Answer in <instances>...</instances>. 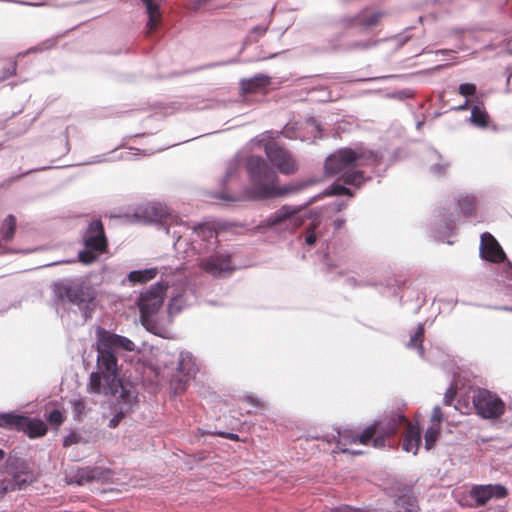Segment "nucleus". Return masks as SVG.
I'll return each mask as SVG.
<instances>
[{
    "mask_svg": "<svg viewBox=\"0 0 512 512\" xmlns=\"http://www.w3.org/2000/svg\"><path fill=\"white\" fill-rule=\"evenodd\" d=\"M172 228L169 223L166 232L176 237L174 248L181 255L179 258L185 259L198 254V266L216 277L226 276L235 269L230 256L217 250V233L211 227L199 224L191 229L180 223L175 225V229Z\"/></svg>",
    "mask_w": 512,
    "mask_h": 512,
    "instance_id": "1",
    "label": "nucleus"
},
{
    "mask_svg": "<svg viewBox=\"0 0 512 512\" xmlns=\"http://www.w3.org/2000/svg\"><path fill=\"white\" fill-rule=\"evenodd\" d=\"M97 371L90 374L89 392H107L123 381L118 374L116 353L136 351V345L128 338L103 329L97 332Z\"/></svg>",
    "mask_w": 512,
    "mask_h": 512,
    "instance_id": "2",
    "label": "nucleus"
},
{
    "mask_svg": "<svg viewBox=\"0 0 512 512\" xmlns=\"http://www.w3.org/2000/svg\"><path fill=\"white\" fill-rule=\"evenodd\" d=\"M377 161V155L372 151L362 148H344L336 151L325 161V173L336 176L346 184L359 187L366 178L360 167L373 164Z\"/></svg>",
    "mask_w": 512,
    "mask_h": 512,
    "instance_id": "3",
    "label": "nucleus"
},
{
    "mask_svg": "<svg viewBox=\"0 0 512 512\" xmlns=\"http://www.w3.org/2000/svg\"><path fill=\"white\" fill-rule=\"evenodd\" d=\"M246 165L250 179V187L247 190V196L251 199L283 197L296 193L304 186L295 184L283 187L279 186L278 176L259 156L249 157Z\"/></svg>",
    "mask_w": 512,
    "mask_h": 512,
    "instance_id": "4",
    "label": "nucleus"
},
{
    "mask_svg": "<svg viewBox=\"0 0 512 512\" xmlns=\"http://www.w3.org/2000/svg\"><path fill=\"white\" fill-rule=\"evenodd\" d=\"M397 424L395 421H375L373 424L366 427L361 434L352 430L345 429L338 432V440L336 448L333 452L350 453L353 455L360 454L361 451L350 448L353 444H368L372 441L375 448H382L385 446V437L395 433Z\"/></svg>",
    "mask_w": 512,
    "mask_h": 512,
    "instance_id": "5",
    "label": "nucleus"
},
{
    "mask_svg": "<svg viewBox=\"0 0 512 512\" xmlns=\"http://www.w3.org/2000/svg\"><path fill=\"white\" fill-rule=\"evenodd\" d=\"M170 280L160 279L139 292L136 306L139 310L141 324L150 332L157 334L158 318L169 290Z\"/></svg>",
    "mask_w": 512,
    "mask_h": 512,
    "instance_id": "6",
    "label": "nucleus"
},
{
    "mask_svg": "<svg viewBox=\"0 0 512 512\" xmlns=\"http://www.w3.org/2000/svg\"><path fill=\"white\" fill-rule=\"evenodd\" d=\"M53 291L59 303L76 305L85 320L91 317L95 308L94 293L91 288L79 282L67 280L54 284Z\"/></svg>",
    "mask_w": 512,
    "mask_h": 512,
    "instance_id": "7",
    "label": "nucleus"
},
{
    "mask_svg": "<svg viewBox=\"0 0 512 512\" xmlns=\"http://www.w3.org/2000/svg\"><path fill=\"white\" fill-rule=\"evenodd\" d=\"M307 213L300 206L283 205L267 219V226L278 232L292 233L302 226Z\"/></svg>",
    "mask_w": 512,
    "mask_h": 512,
    "instance_id": "8",
    "label": "nucleus"
},
{
    "mask_svg": "<svg viewBox=\"0 0 512 512\" xmlns=\"http://www.w3.org/2000/svg\"><path fill=\"white\" fill-rule=\"evenodd\" d=\"M84 249L78 254L79 260L84 264L94 262L106 249V238L102 223L98 220L92 221L83 237Z\"/></svg>",
    "mask_w": 512,
    "mask_h": 512,
    "instance_id": "9",
    "label": "nucleus"
},
{
    "mask_svg": "<svg viewBox=\"0 0 512 512\" xmlns=\"http://www.w3.org/2000/svg\"><path fill=\"white\" fill-rule=\"evenodd\" d=\"M182 272L183 270H180L170 278L171 291L167 304V313L170 318L187 308L193 299V294L188 289V280Z\"/></svg>",
    "mask_w": 512,
    "mask_h": 512,
    "instance_id": "10",
    "label": "nucleus"
},
{
    "mask_svg": "<svg viewBox=\"0 0 512 512\" xmlns=\"http://www.w3.org/2000/svg\"><path fill=\"white\" fill-rule=\"evenodd\" d=\"M98 395H118L119 400L115 406V415L109 420V427L116 428L123 417L131 411L137 399V392L130 382L119 381V386L107 392H93Z\"/></svg>",
    "mask_w": 512,
    "mask_h": 512,
    "instance_id": "11",
    "label": "nucleus"
},
{
    "mask_svg": "<svg viewBox=\"0 0 512 512\" xmlns=\"http://www.w3.org/2000/svg\"><path fill=\"white\" fill-rule=\"evenodd\" d=\"M477 413L483 418H497L504 412V403L496 395L486 389H479L473 396Z\"/></svg>",
    "mask_w": 512,
    "mask_h": 512,
    "instance_id": "12",
    "label": "nucleus"
},
{
    "mask_svg": "<svg viewBox=\"0 0 512 512\" xmlns=\"http://www.w3.org/2000/svg\"><path fill=\"white\" fill-rule=\"evenodd\" d=\"M185 267L183 264L175 265V266H165L162 265L160 267H151L141 270L131 271L127 278L132 284H144L156 278L158 274H160V279L170 280L171 276L175 273H178L180 270H184Z\"/></svg>",
    "mask_w": 512,
    "mask_h": 512,
    "instance_id": "13",
    "label": "nucleus"
},
{
    "mask_svg": "<svg viewBox=\"0 0 512 512\" xmlns=\"http://www.w3.org/2000/svg\"><path fill=\"white\" fill-rule=\"evenodd\" d=\"M265 153L271 164L282 174L294 173L298 166L292 155L276 143L265 145Z\"/></svg>",
    "mask_w": 512,
    "mask_h": 512,
    "instance_id": "14",
    "label": "nucleus"
},
{
    "mask_svg": "<svg viewBox=\"0 0 512 512\" xmlns=\"http://www.w3.org/2000/svg\"><path fill=\"white\" fill-rule=\"evenodd\" d=\"M479 251L481 258L486 261L500 263L506 260V254L501 245L495 237L488 232L481 235Z\"/></svg>",
    "mask_w": 512,
    "mask_h": 512,
    "instance_id": "15",
    "label": "nucleus"
},
{
    "mask_svg": "<svg viewBox=\"0 0 512 512\" xmlns=\"http://www.w3.org/2000/svg\"><path fill=\"white\" fill-rule=\"evenodd\" d=\"M506 495L507 489L500 484L479 485L471 490V496L478 504H485L492 498H504Z\"/></svg>",
    "mask_w": 512,
    "mask_h": 512,
    "instance_id": "16",
    "label": "nucleus"
},
{
    "mask_svg": "<svg viewBox=\"0 0 512 512\" xmlns=\"http://www.w3.org/2000/svg\"><path fill=\"white\" fill-rule=\"evenodd\" d=\"M327 223L320 218L311 221L304 232V242L308 246H314L318 242L326 243L328 241Z\"/></svg>",
    "mask_w": 512,
    "mask_h": 512,
    "instance_id": "17",
    "label": "nucleus"
},
{
    "mask_svg": "<svg viewBox=\"0 0 512 512\" xmlns=\"http://www.w3.org/2000/svg\"><path fill=\"white\" fill-rule=\"evenodd\" d=\"M96 471L89 468L70 467L65 470L67 484L84 485L96 478Z\"/></svg>",
    "mask_w": 512,
    "mask_h": 512,
    "instance_id": "18",
    "label": "nucleus"
},
{
    "mask_svg": "<svg viewBox=\"0 0 512 512\" xmlns=\"http://www.w3.org/2000/svg\"><path fill=\"white\" fill-rule=\"evenodd\" d=\"M20 421V428H18V431L26 433L30 438L42 437L47 432L46 424L40 419H32L22 416V420Z\"/></svg>",
    "mask_w": 512,
    "mask_h": 512,
    "instance_id": "19",
    "label": "nucleus"
},
{
    "mask_svg": "<svg viewBox=\"0 0 512 512\" xmlns=\"http://www.w3.org/2000/svg\"><path fill=\"white\" fill-rule=\"evenodd\" d=\"M27 482V476L24 474H13L11 477L0 476V498L4 497L8 492L22 489Z\"/></svg>",
    "mask_w": 512,
    "mask_h": 512,
    "instance_id": "20",
    "label": "nucleus"
},
{
    "mask_svg": "<svg viewBox=\"0 0 512 512\" xmlns=\"http://www.w3.org/2000/svg\"><path fill=\"white\" fill-rule=\"evenodd\" d=\"M421 443V429L418 425L408 424L407 431L403 440V450L416 455Z\"/></svg>",
    "mask_w": 512,
    "mask_h": 512,
    "instance_id": "21",
    "label": "nucleus"
},
{
    "mask_svg": "<svg viewBox=\"0 0 512 512\" xmlns=\"http://www.w3.org/2000/svg\"><path fill=\"white\" fill-rule=\"evenodd\" d=\"M383 13L378 10L365 9L361 11L353 20L352 25L363 28H370L379 23Z\"/></svg>",
    "mask_w": 512,
    "mask_h": 512,
    "instance_id": "22",
    "label": "nucleus"
},
{
    "mask_svg": "<svg viewBox=\"0 0 512 512\" xmlns=\"http://www.w3.org/2000/svg\"><path fill=\"white\" fill-rule=\"evenodd\" d=\"M143 218L147 222L151 223H165L167 224L169 214L167 212L166 207L156 204H148L146 205L143 210Z\"/></svg>",
    "mask_w": 512,
    "mask_h": 512,
    "instance_id": "23",
    "label": "nucleus"
},
{
    "mask_svg": "<svg viewBox=\"0 0 512 512\" xmlns=\"http://www.w3.org/2000/svg\"><path fill=\"white\" fill-rule=\"evenodd\" d=\"M418 510V504L412 491L405 488L403 493L395 500V512H418Z\"/></svg>",
    "mask_w": 512,
    "mask_h": 512,
    "instance_id": "24",
    "label": "nucleus"
},
{
    "mask_svg": "<svg viewBox=\"0 0 512 512\" xmlns=\"http://www.w3.org/2000/svg\"><path fill=\"white\" fill-rule=\"evenodd\" d=\"M178 370L187 378H193L198 372L195 358L189 352L182 351L179 355Z\"/></svg>",
    "mask_w": 512,
    "mask_h": 512,
    "instance_id": "25",
    "label": "nucleus"
},
{
    "mask_svg": "<svg viewBox=\"0 0 512 512\" xmlns=\"http://www.w3.org/2000/svg\"><path fill=\"white\" fill-rule=\"evenodd\" d=\"M270 84V78L264 74H258L249 79H243L240 83L244 93H255Z\"/></svg>",
    "mask_w": 512,
    "mask_h": 512,
    "instance_id": "26",
    "label": "nucleus"
},
{
    "mask_svg": "<svg viewBox=\"0 0 512 512\" xmlns=\"http://www.w3.org/2000/svg\"><path fill=\"white\" fill-rule=\"evenodd\" d=\"M146 7L148 21L146 24L147 33H152L160 22L161 14L157 4L153 0H141Z\"/></svg>",
    "mask_w": 512,
    "mask_h": 512,
    "instance_id": "27",
    "label": "nucleus"
},
{
    "mask_svg": "<svg viewBox=\"0 0 512 512\" xmlns=\"http://www.w3.org/2000/svg\"><path fill=\"white\" fill-rule=\"evenodd\" d=\"M488 114L481 105L472 107L470 121L472 124L484 128L488 125Z\"/></svg>",
    "mask_w": 512,
    "mask_h": 512,
    "instance_id": "28",
    "label": "nucleus"
},
{
    "mask_svg": "<svg viewBox=\"0 0 512 512\" xmlns=\"http://www.w3.org/2000/svg\"><path fill=\"white\" fill-rule=\"evenodd\" d=\"M72 409V415L75 420H81L88 412L89 408L85 400L81 397H74L69 401Z\"/></svg>",
    "mask_w": 512,
    "mask_h": 512,
    "instance_id": "29",
    "label": "nucleus"
},
{
    "mask_svg": "<svg viewBox=\"0 0 512 512\" xmlns=\"http://www.w3.org/2000/svg\"><path fill=\"white\" fill-rule=\"evenodd\" d=\"M20 420H22V415L15 414L13 412L0 413L1 427L18 430V428H20Z\"/></svg>",
    "mask_w": 512,
    "mask_h": 512,
    "instance_id": "30",
    "label": "nucleus"
},
{
    "mask_svg": "<svg viewBox=\"0 0 512 512\" xmlns=\"http://www.w3.org/2000/svg\"><path fill=\"white\" fill-rule=\"evenodd\" d=\"M458 208L465 216H471L475 209V197L472 195H460L458 198Z\"/></svg>",
    "mask_w": 512,
    "mask_h": 512,
    "instance_id": "31",
    "label": "nucleus"
},
{
    "mask_svg": "<svg viewBox=\"0 0 512 512\" xmlns=\"http://www.w3.org/2000/svg\"><path fill=\"white\" fill-rule=\"evenodd\" d=\"M424 337V327L422 324H419L416 328L415 333L412 335L408 347L416 348L421 357H423L424 351L422 346V341Z\"/></svg>",
    "mask_w": 512,
    "mask_h": 512,
    "instance_id": "32",
    "label": "nucleus"
},
{
    "mask_svg": "<svg viewBox=\"0 0 512 512\" xmlns=\"http://www.w3.org/2000/svg\"><path fill=\"white\" fill-rule=\"evenodd\" d=\"M441 431V426L431 425L427 428L425 432V448L426 450H430L434 447Z\"/></svg>",
    "mask_w": 512,
    "mask_h": 512,
    "instance_id": "33",
    "label": "nucleus"
},
{
    "mask_svg": "<svg viewBox=\"0 0 512 512\" xmlns=\"http://www.w3.org/2000/svg\"><path fill=\"white\" fill-rule=\"evenodd\" d=\"M16 227V219L14 216L9 215L3 222V238L5 240L12 239Z\"/></svg>",
    "mask_w": 512,
    "mask_h": 512,
    "instance_id": "34",
    "label": "nucleus"
},
{
    "mask_svg": "<svg viewBox=\"0 0 512 512\" xmlns=\"http://www.w3.org/2000/svg\"><path fill=\"white\" fill-rule=\"evenodd\" d=\"M86 439L82 436L81 433L76 431H71L68 435H66L63 439L64 447H69L78 443H85Z\"/></svg>",
    "mask_w": 512,
    "mask_h": 512,
    "instance_id": "35",
    "label": "nucleus"
},
{
    "mask_svg": "<svg viewBox=\"0 0 512 512\" xmlns=\"http://www.w3.org/2000/svg\"><path fill=\"white\" fill-rule=\"evenodd\" d=\"M268 29L267 25H257L252 28L246 38L245 43L256 41L257 38L262 37Z\"/></svg>",
    "mask_w": 512,
    "mask_h": 512,
    "instance_id": "36",
    "label": "nucleus"
},
{
    "mask_svg": "<svg viewBox=\"0 0 512 512\" xmlns=\"http://www.w3.org/2000/svg\"><path fill=\"white\" fill-rule=\"evenodd\" d=\"M239 167H240V163H239V160H237V159H234L228 163L225 176L222 179L224 184H226L236 174Z\"/></svg>",
    "mask_w": 512,
    "mask_h": 512,
    "instance_id": "37",
    "label": "nucleus"
},
{
    "mask_svg": "<svg viewBox=\"0 0 512 512\" xmlns=\"http://www.w3.org/2000/svg\"><path fill=\"white\" fill-rule=\"evenodd\" d=\"M48 421L50 424L55 425L56 427L60 426L64 421V415L63 413L58 410L54 409L52 410L48 415Z\"/></svg>",
    "mask_w": 512,
    "mask_h": 512,
    "instance_id": "38",
    "label": "nucleus"
},
{
    "mask_svg": "<svg viewBox=\"0 0 512 512\" xmlns=\"http://www.w3.org/2000/svg\"><path fill=\"white\" fill-rule=\"evenodd\" d=\"M476 92V86L472 83H463L459 86V93L463 96L474 95Z\"/></svg>",
    "mask_w": 512,
    "mask_h": 512,
    "instance_id": "39",
    "label": "nucleus"
},
{
    "mask_svg": "<svg viewBox=\"0 0 512 512\" xmlns=\"http://www.w3.org/2000/svg\"><path fill=\"white\" fill-rule=\"evenodd\" d=\"M448 167H449V164L447 162L441 160L440 163H436L431 166V171L433 174L440 176V175L445 174Z\"/></svg>",
    "mask_w": 512,
    "mask_h": 512,
    "instance_id": "40",
    "label": "nucleus"
},
{
    "mask_svg": "<svg viewBox=\"0 0 512 512\" xmlns=\"http://www.w3.org/2000/svg\"><path fill=\"white\" fill-rule=\"evenodd\" d=\"M441 422H442V411H441V408L439 406H435L433 411H432V415H431V419H430V424L431 425L440 426Z\"/></svg>",
    "mask_w": 512,
    "mask_h": 512,
    "instance_id": "41",
    "label": "nucleus"
},
{
    "mask_svg": "<svg viewBox=\"0 0 512 512\" xmlns=\"http://www.w3.org/2000/svg\"><path fill=\"white\" fill-rule=\"evenodd\" d=\"M330 193L334 194V195H345V194L350 195V196L352 195L350 190L341 184H334L331 187Z\"/></svg>",
    "mask_w": 512,
    "mask_h": 512,
    "instance_id": "42",
    "label": "nucleus"
},
{
    "mask_svg": "<svg viewBox=\"0 0 512 512\" xmlns=\"http://www.w3.org/2000/svg\"><path fill=\"white\" fill-rule=\"evenodd\" d=\"M455 394H456V390H455V388H454V387H450V388L446 391V393H445V395H444V403H445L446 405H450V404L452 403L453 399H454Z\"/></svg>",
    "mask_w": 512,
    "mask_h": 512,
    "instance_id": "43",
    "label": "nucleus"
},
{
    "mask_svg": "<svg viewBox=\"0 0 512 512\" xmlns=\"http://www.w3.org/2000/svg\"><path fill=\"white\" fill-rule=\"evenodd\" d=\"M503 273L506 279L512 280V265L511 263H505L503 266Z\"/></svg>",
    "mask_w": 512,
    "mask_h": 512,
    "instance_id": "44",
    "label": "nucleus"
},
{
    "mask_svg": "<svg viewBox=\"0 0 512 512\" xmlns=\"http://www.w3.org/2000/svg\"><path fill=\"white\" fill-rule=\"evenodd\" d=\"M244 399H245V401H247L248 403H250V404H252V405H254L256 407H260L261 406V403H260L259 399L255 398L252 395H248Z\"/></svg>",
    "mask_w": 512,
    "mask_h": 512,
    "instance_id": "45",
    "label": "nucleus"
},
{
    "mask_svg": "<svg viewBox=\"0 0 512 512\" xmlns=\"http://www.w3.org/2000/svg\"><path fill=\"white\" fill-rule=\"evenodd\" d=\"M307 126L312 128V130L315 132H320V128H319L318 124L313 119H310L309 121H307Z\"/></svg>",
    "mask_w": 512,
    "mask_h": 512,
    "instance_id": "46",
    "label": "nucleus"
},
{
    "mask_svg": "<svg viewBox=\"0 0 512 512\" xmlns=\"http://www.w3.org/2000/svg\"><path fill=\"white\" fill-rule=\"evenodd\" d=\"M219 435L230 440H238V435L234 433H219Z\"/></svg>",
    "mask_w": 512,
    "mask_h": 512,
    "instance_id": "47",
    "label": "nucleus"
},
{
    "mask_svg": "<svg viewBox=\"0 0 512 512\" xmlns=\"http://www.w3.org/2000/svg\"><path fill=\"white\" fill-rule=\"evenodd\" d=\"M344 224V220L337 219L334 221L335 229H340Z\"/></svg>",
    "mask_w": 512,
    "mask_h": 512,
    "instance_id": "48",
    "label": "nucleus"
},
{
    "mask_svg": "<svg viewBox=\"0 0 512 512\" xmlns=\"http://www.w3.org/2000/svg\"><path fill=\"white\" fill-rule=\"evenodd\" d=\"M468 103H469V101L465 100V102L463 104H461L459 107H457V110H466L468 107Z\"/></svg>",
    "mask_w": 512,
    "mask_h": 512,
    "instance_id": "49",
    "label": "nucleus"
},
{
    "mask_svg": "<svg viewBox=\"0 0 512 512\" xmlns=\"http://www.w3.org/2000/svg\"><path fill=\"white\" fill-rule=\"evenodd\" d=\"M24 4L29 5V6H39V5H41L40 3H36V2H25Z\"/></svg>",
    "mask_w": 512,
    "mask_h": 512,
    "instance_id": "50",
    "label": "nucleus"
},
{
    "mask_svg": "<svg viewBox=\"0 0 512 512\" xmlns=\"http://www.w3.org/2000/svg\"><path fill=\"white\" fill-rule=\"evenodd\" d=\"M397 418H398L399 423L405 421V418L402 415H398Z\"/></svg>",
    "mask_w": 512,
    "mask_h": 512,
    "instance_id": "51",
    "label": "nucleus"
},
{
    "mask_svg": "<svg viewBox=\"0 0 512 512\" xmlns=\"http://www.w3.org/2000/svg\"><path fill=\"white\" fill-rule=\"evenodd\" d=\"M4 457V452L3 450L0 449V460Z\"/></svg>",
    "mask_w": 512,
    "mask_h": 512,
    "instance_id": "52",
    "label": "nucleus"
},
{
    "mask_svg": "<svg viewBox=\"0 0 512 512\" xmlns=\"http://www.w3.org/2000/svg\"><path fill=\"white\" fill-rule=\"evenodd\" d=\"M432 156L437 158L438 157V154L436 152H432Z\"/></svg>",
    "mask_w": 512,
    "mask_h": 512,
    "instance_id": "53",
    "label": "nucleus"
},
{
    "mask_svg": "<svg viewBox=\"0 0 512 512\" xmlns=\"http://www.w3.org/2000/svg\"><path fill=\"white\" fill-rule=\"evenodd\" d=\"M506 310H509V311H512V307L511 308H505Z\"/></svg>",
    "mask_w": 512,
    "mask_h": 512,
    "instance_id": "54",
    "label": "nucleus"
}]
</instances>
